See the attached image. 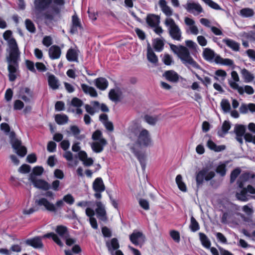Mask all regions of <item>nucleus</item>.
I'll use <instances>...</instances> for the list:
<instances>
[{
	"mask_svg": "<svg viewBox=\"0 0 255 255\" xmlns=\"http://www.w3.org/2000/svg\"><path fill=\"white\" fill-rule=\"evenodd\" d=\"M145 236L143 234L138 231H133V232L129 236V240L130 242L135 246H141L145 242Z\"/></svg>",
	"mask_w": 255,
	"mask_h": 255,
	"instance_id": "nucleus-10",
	"label": "nucleus"
},
{
	"mask_svg": "<svg viewBox=\"0 0 255 255\" xmlns=\"http://www.w3.org/2000/svg\"><path fill=\"white\" fill-rule=\"evenodd\" d=\"M63 199L65 202L69 205H72L75 201L74 197L70 194L65 195L63 198Z\"/></svg>",
	"mask_w": 255,
	"mask_h": 255,
	"instance_id": "nucleus-57",
	"label": "nucleus"
},
{
	"mask_svg": "<svg viewBox=\"0 0 255 255\" xmlns=\"http://www.w3.org/2000/svg\"><path fill=\"white\" fill-rule=\"evenodd\" d=\"M237 199L242 201H247L249 199V196L247 194L246 188H243L240 192L236 193Z\"/></svg>",
	"mask_w": 255,
	"mask_h": 255,
	"instance_id": "nucleus-40",
	"label": "nucleus"
},
{
	"mask_svg": "<svg viewBox=\"0 0 255 255\" xmlns=\"http://www.w3.org/2000/svg\"><path fill=\"white\" fill-rule=\"evenodd\" d=\"M93 188L95 192H103L105 187L101 178H96L93 183Z\"/></svg>",
	"mask_w": 255,
	"mask_h": 255,
	"instance_id": "nucleus-24",
	"label": "nucleus"
},
{
	"mask_svg": "<svg viewBox=\"0 0 255 255\" xmlns=\"http://www.w3.org/2000/svg\"><path fill=\"white\" fill-rule=\"evenodd\" d=\"M139 204L140 206L144 210H147L149 209V205L148 202L143 199H140L139 200Z\"/></svg>",
	"mask_w": 255,
	"mask_h": 255,
	"instance_id": "nucleus-59",
	"label": "nucleus"
},
{
	"mask_svg": "<svg viewBox=\"0 0 255 255\" xmlns=\"http://www.w3.org/2000/svg\"><path fill=\"white\" fill-rule=\"evenodd\" d=\"M231 128L230 123L228 121H225L222 127V131H219L218 134L219 136L223 137Z\"/></svg>",
	"mask_w": 255,
	"mask_h": 255,
	"instance_id": "nucleus-44",
	"label": "nucleus"
},
{
	"mask_svg": "<svg viewBox=\"0 0 255 255\" xmlns=\"http://www.w3.org/2000/svg\"><path fill=\"white\" fill-rule=\"evenodd\" d=\"M192 72L195 75L197 78L199 80L201 81L203 83V84H204L207 87L209 85L211 84V80L210 78H209V77L204 76L203 78H202L201 77H200L197 74L195 73L193 71Z\"/></svg>",
	"mask_w": 255,
	"mask_h": 255,
	"instance_id": "nucleus-50",
	"label": "nucleus"
},
{
	"mask_svg": "<svg viewBox=\"0 0 255 255\" xmlns=\"http://www.w3.org/2000/svg\"><path fill=\"white\" fill-rule=\"evenodd\" d=\"M147 58L148 60L153 64L158 62V58L150 46L147 47Z\"/></svg>",
	"mask_w": 255,
	"mask_h": 255,
	"instance_id": "nucleus-37",
	"label": "nucleus"
},
{
	"mask_svg": "<svg viewBox=\"0 0 255 255\" xmlns=\"http://www.w3.org/2000/svg\"><path fill=\"white\" fill-rule=\"evenodd\" d=\"M30 170V166L27 164H23L18 169V171L21 173H27Z\"/></svg>",
	"mask_w": 255,
	"mask_h": 255,
	"instance_id": "nucleus-58",
	"label": "nucleus"
},
{
	"mask_svg": "<svg viewBox=\"0 0 255 255\" xmlns=\"http://www.w3.org/2000/svg\"><path fill=\"white\" fill-rule=\"evenodd\" d=\"M226 165L225 164L222 163L219 164L216 168V171L217 173L220 174L222 176H225L226 173Z\"/></svg>",
	"mask_w": 255,
	"mask_h": 255,
	"instance_id": "nucleus-52",
	"label": "nucleus"
},
{
	"mask_svg": "<svg viewBox=\"0 0 255 255\" xmlns=\"http://www.w3.org/2000/svg\"><path fill=\"white\" fill-rule=\"evenodd\" d=\"M199 239L203 247L209 249L211 246V242L207 236L204 233H199Z\"/></svg>",
	"mask_w": 255,
	"mask_h": 255,
	"instance_id": "nucleus-38",
	"label": "nucleus"
},
{
	"mask_svg": "<svg viewBox=\"0 0 255 255\" xmlns=\"http://www.w3.org/2000/svg\"><path fill=\"white\" fill-rule=\"evenodd\" d=\"M48 82L49 87L53 90H56L59 88L60 85L59 81L54 75H49Z\"/></svg>",
	"mask_w": 255,
	"mask_h": 255,
	"instance_id": "nucleus-32",
	"label": "nucleus"
},
{
	"mask_svg": "<svg viewBox=\"0 0 255 255\" xmlns=\"http://www.w3.org/2000/svg\"><path fill=\"white\" fill-rule=\"evenodd\" d=\"M109 98L113 101H117L119 100L120 95L118 91L111 90L109 94Z\"/></svg>",
	"mask_w": 255,
	"mask_h": 255,
	"instance_id": "nucleus-51",
	"label": "nucleus"
},
{
	"mask_svg": "<svg viewBox=\"0 0 255 255\" xmlns=\"http://www.w3.org/2000/svg\"><path fill=\"white\" fill-rule=\"evenodd\" d=\"M254 177H255V175L254 174H250L249 173H244L242 174L238 181L239 187L242 188L244 186L243 182L248 181L250 178H253Z\"/></svg>",
	"mask_w": 255,
	"mask_h": 255,
	"instance_id": "nucleus-35",
	"label": "nucleus"
},
{
	"mask_svg": "<svg viewBox=\"0 0 255 255\" xmlns=\"http://www.w3.org/2000/svg\"><path fill=\"white\" fill-rule=\"evenodd\" d=\"M189 228L191 231L193 232H195L198 231L200 229L199 223L193 216H192L191 218Z\"/></svg>",
	"mask_w": 255,
	"mask_h": 255,
	"instance_id": "nucleus-47",
	"label": "nucleus"
},
{
	"mask_svg": "<svg viewBox=\"0 0 255 255\" xmlns=\"http://www.w3.org/2000/svg\"><path fill=\"white\" fill-rule=\"evenodd\" d=\"M55 120L58 125H64L67 123L68 118L64 114H57L55 115Z\"/></svg>",
	"mask_w": 255,
	"mask_h": 255,
	"instance_id": "nucleus-43",
	"label": "nucleus"
},
{
	"mask_svg": "<svg viewBox=\"0 0 255 255\" xmlns=\"http://www.w3.org/2000/svg\"><path fill=\"white\" fill-rule=\"evenodd\" d=\"M163 76L167 80L172 82H177L179 80L178 74L176 72L172 70L166 71L164 73Z\"/></svg>",
	"mask_w": 255,
	"mask_h": 255,
	"instance_id": "nucleus-25",
	"label": "nucleus"
},
{
	"mask_svg": "<svg viewBox=\"0 0 255 255\" xmlns=\"http://www.w3.org/2000/svg\"><path fill=\"white\" fill-rule=\"evenodd\" d=\"M126 134L130 141L127 146L130 151L139 160L142 169L146 167V156L140 152L142 147H148L152 145V140L149 131L142 128L138 120L131 121L128 128Z\"/></svg>",
	"mask_w": 255,
	"mask_h": 255,
	"instance_id": "nucleus-1",
	"label": "nucleus"
},
{
	"mask_svg": "<svg viewBox=\"0 0 255 255\" xmlns=\"http://www.w3.org/2000/svg\"><path fill=\"white\" fill-rule=\"evenodd\" d=\"M35 203L40 207H43L46 210L55 212L56 208L54 204L49 202L45 198H41L35 201Z\"/></svg>",
	"mask_w": 255,
	"mask_h": 255,
	"instance_id": "nucleus-15",
	"label": "nucleus"
},
{
	"mask_svg": "<svg viewBox=\"0 0 255 255\" xmlns=\"http://www.w3.org/2000/svg\"><path fill=\"white\" fill-rule=\"evenodd\" d=\"M48 54L51 59H57L60 57L61 50L59 46L53 45L49 49Z\"/></svg>",
	"mask_w": 255,
	"mask_h": 255,
	"instance_id": "nucleus-19",
	"label": "nucleus"
},
{
	"mask_svg": "<svg viewBox=\"0 0 255 255\" xmlns=\"http://www.w3.org/2000/svg\"><path fill=\"white\" fill-rule=\"evenodd\" d=\"M86 215L89 217V222L91 227L94 229L98 228V224L96 219L94 217L95 215V211L91 208L87 207L85 211Z\"/></svg>",
	"mask_w": 255,
	"mask_h": 255,
	"instance_id": "nucleus-20",
	"label": "nucleus"
},
{
	"mask_svg": "<svg viewBox=\"0 0 255 255\" xmlns=\"http://www.w3.org/2000/svg\"><path fill=\"white\" fill-rule=\"evenodd\" d=\"M10 138V143L15 152L20 157H24L26 153L27 150L25 146L21 145V141L15 137V133L13 132L9 133Z\"/></svg>",
	"mask_w": 255,
	"mask_h": 255,
	"instance_id": "nucleus-7",
	"label": "nucleus"
},
{
	"mask_svg": "<svg viewBox=\"0 0 255 255\" xmlns=\"http://www.w3.org/2000/svg\"><path fill=\"white\" fill-rule=\"evenodd\" d=\"M55 231L62 238L64 239L68 236L67 229L64 226H57Z\"/></svg>",
	"mask_w": 255,
	"mask_h": 255,
	"instance_id": "nucleus-42",
	"label": "nucleus"
},
{
	"mask_svg": "<svg viewBox=\"0 0 255 255\" xmlns=\"http://www.w3.org/2000/svg\"><path fill=\"white\" fill-rule=\"evenodd\" d=\"M184 22L185 24L188 26L186 28L187 32H190L191 34L195 35H197L199 33V29L195 25V21L188 17L184 18Z\"/></svg>",
	"mask_w": 255,
	"mask_h": 255,
	"instance_id": "nucleus-13",
	"label": "nucleus"
},
{
	"mask_svg": "<svg viewBox=\"0 0 255 255\" xmlns=\"http://www.w3.org/2000/svg\"><path fill=\"white\" fill-rule=\"evenodd\" d=\"M146 22L151 27L156 26L160 22L159 17L154 14L148 15L146 17Z\"/></svg>",
	"mask_w": 255,
	"mask_h": 255,
	"instance_id": "nucleus-26",
	"label": "nucleus"
},
{
	"mask_svg": "<svg viewBox=\"0 0 255 255\" xmlns=\"http://www.w3.org/2000/svg\"><path fill=\"white\" fill-rule=\"evenodd\" d=\"M241 173V169L239 168L234 169L231 174V182H234L236 179L237 177Z\"/></svg>",
	"mask_w": 255,
	"mask_h": 255,
	"instance_id": "nucleus-56",
	"label": "nucleus"
},
{
	"mask_svg": "<svg viewBox=\"0 0 255 255\" xmlns=\"http://www.w3.org/2000/svg\"><path fill=\"white\" fill-rule=\"evenodd\" d=\"M79 51L76 49H69L66 54V58L69 61H77Z\"/></svg>",
	"mask_w": 255,
	"mask_h": 255,
	"instance_id": "nucleus-27",
	"label": "nucleus"
},
{
	"mask_svg": "<svg viewBox=\"0 0 255 255\" xmlns=\"http://www.w3.org/2000/svg\"><path fill=\"white\" fill-rule=\"evenodd\" d=\"M63 157L69 161L68 165L70 167L75 166L78 164V161L77 160H75L73 161V154L70 151H66L63 155Z\"/></svg>",
	"mask_w": 255,
	"mask_h": 255,
	"instance_id": "nucleus-28",
	"label": "nucleus"
},
{
	"mask_svg": "<svg viewBox=\"0 0 255 255\" xmlns=\"http://www.w3.org/2000/svg\"><path fill=\"white\" fill-rule=\"evenodd\" d=\"M231 77H232L233 81H232V80L229 81V84L230 86V83L235 82L236 83H237V82L240 81V78L239 77L238 74L235 71H233L231 72Z\"/></svg>",
	"mask_w": 255,
	"mask_h": 255,
	"instance_id": "nucleus-60",
	"label": "nucleus"
},
{
	"mask_svg": "<svg viewBox=\"0 0 255 255\" xmlns=\"http://www.w3.org/2000/svg\"><path fill=\"white\" fill-rule=\"evenodd\" d=\"M230 87L234 90H237L240 95H243L244 93L248 95H252L254 93L253 88L249 85H245L244 87L240 86L235 82L230 83Z\"/></svg>",
	"mask_w": 255,
	"mask_h": 255,
	"instance_id": "nucleus-9",
	"label": "nucleus"
},
{
	"mask_svg": "<svg viewBox=\"0 0 255 255\" xmlns=\"http://www.w3.org/2000/svg\"><path fill=\"white\" fill-rule=\"evenodd\" d=\"M26 29L30 32L33 33L35 31V27L33 22L29 19H27L25 21Z\"/></svg>",
	"mask_w": 255,
	"mask_h": 255,
	"instance_id": "nucleus-53",
	"label": "nucleus"
},
{
	"mask_svg": "<svg viewBox=\"0 0 255 255\" xmlns=\"http://www.w3.org/2000/svg\"><path fill=\"white\" fill-rule=\"evenodd\" d=\"M29 180L33 183L34 187L37 188L47 190L50 188V185L45 181L42 179H37L33 174H30Z\"/></svg>",
	"mask_w": 255,
	"mask_h": 255,
	"instance_id": "nucleus-11",
	"label": "nucleus"
},
{
	"mask_svg": "<svg viewBox=\"0 0 255 255\" xmlns=\"http://www.w3.org/2000/svg\"><path fill=\"white\" fill-rule=\"evenodd\" d=\"M170 235L172 239L176 243H179L180 240L179 233L175 230H172L170 232Z\"/></svg>",
	"mask_w": 255,
	"mask_h": 255,
	"instance_id": "nucleus-55",
	"label": "nucleus"
},
{
	"mask_svg": "<svg viewBox=\"0 0 255 255\" xmlns=\"http://www.w3.org/2000/svg\"><path fill=\"white\" fill-rule=\"evenodd\" d=\"M246 126L242 125H236L234 128V132L236 134V139L240 143H243V136L246 134Z\"/></svg>",
	"mask_w": 255,
	"mask_h": 255,
	"instance_id": "nucleus-14",
	"label": "nucleus"
},
{
	"mask_svg": "<svg viewBox=\"0 0 255 255\" xmlns=\"http://www.w3.org/2000/svg\"><path fill=\"white\" fill-rule=\"evenodd\" d=\"M185 7L188 12L195 15H198L203 11L201 5L194 2H187Z\"/></svg>",
	"mask_w": 255,
	"mask_h": 255,
	"instance_id": "nucleus-16",
	"label": "nucleus"
},
{
	"mask_svg": "<svg viewBox=\"0 0 255 255\" xmlns=\"http://www.w3.org/2000/svg\"><path fill=\"white\" fill-rule=\"evenodd\" d=\"M78 156L84 165L90 166L93 164L94 161L91 157H88L87 154L84 151H80L78 153Z\"/></svg>",
	"mask_w": 255,
	"mask_h": 255,
	"instance_id": "nucleus-21",
	"label": "nucleus"
},
{
	"mask_svg": "<svg viewBox=\"0 0 255 255\" xmlns=\"http://www.w3.org/2000/svg\"><path fill=\"white\" fill-rule=\"evenodd\" d=\"M197 40L198 43L202 46H205L207 44V41L203 36H198Z\"/></svg>",
	"mask_w": 255,
	"mask_h": 255,
	"instance_id": "nucleus-64",
	"label": "nucleus"
},
{
	"mask_svg": "<svg viewBox=\"0 0 255 255\" xmlns=\"http://www.w3.org/2000/svg\"><path fill=\"white\" fill-rule=\"evenodd\" d=\"M12 32L10 30H6L3 34V38L8 41L9 47V55L6 57L8 63V71L9 79L10 81H13L16 79L15 73L18 69V61L19 59L20 52L15 40L10 38Z\"/></svg>",
	"mask_w": 255,
	"mask_h": 255,
	"instance_id": "nucleus-2",
	"label": "nucleus"
},
{
	"mask_svg": "<svg viewBox=\"0 0 255 255\" xmlns=\"http://www.w3.org/2000/svg\"><path fill=\"white\" fill-rule=\"evenodd\" d=\"M221 107L224 113H229L231 111V105L227 99H223L221 101Z\"/></svg>",
	"mask_w": 255,
	"mask_h": 255,
	"instance_id": "nucleus-46",
	"label": "nucleus"
},
{
	"mask_svg": "<svg viewBox=\"0 0 255 255\" xmlns=\"http://www.w3.org/2000/svg\"><path fill=\"white\" fill-rule=\"evenodd\" d=\"M207 145L209 148L216 152H220L223 151L226 148L225 145H217L212 140L210 139L207 141Z\"/></svg>",
	"mask_w": 255,
	"mask_h": 255,
	"instance_id": "nucleus-33",
	"label": "nucleus"
},
{
	"mask_svg": "<svg viewBox=\"0 0 255 255\" xmlns=\"http://www.w3.org/2000/svg\"><path fill=\"white\" fill-rule=\"evenodd\" d=\"M92 139L95 141H101L102 139H105L103 137L102 132L99 130H96L92 135Z\"/></svg>",
	"mask_w": 255,
	"mask_h": 255,
	"instance_id": "nucleus-54",
	"label": "nucleus"
},
{
	"mask_svg": "<svg viewBox=\"0 0 255 255\" xmlns=\"http://www.w3.org/2000/svg\"><path fill=\"white\" fill-rule=\"evenodd\" d=\"M215 61L218 64H220L226 66H233L234 65V61L228 58L224 59L219 55H216L215 59Z\"/></svg>",
	"mask_w": 255,
	"mask_h": 255,
	"instance_id": "nucleus-34",
	"label": "nucleus"
},
{
	"mask_svg": "<svg viewBox=\"0 0 255 255\" xmlns=\"http://www.w3.org/2000/svg\"><path fill=\"white\" fill-rule=\"evenodd\" d=\"M107 142L105 139H102L101 141H95L91 144L93 151L96 153L101 152L104 147L107 144Z\"/></svg>",
	"mask_w": 255,
	"mask_h": 255,
	"instance_id": "nucleus-18",
	"label": "nucleus"
},
{
	"mask_svg": "<svg viewBox=\"0 0 255 255\" xmlns=\"http://www.w3.org/2000/svg\"><path fill=\"white\" fill-rule=\"evenodd\" d=\"M51 1L52 0H35L34 1V16L36 18H40L41 11L46 9Z\"/></svg>",
	"mask_w": 255,
	"mask_h": 255,
	"instance_id": "nucleus-8",
	"label": "nucleus"
},
{
	"mask_svg": "<svg viewBox=\"0 0 255 255\" xmlns=\"http://www.w3.org/2000/svg\"><path fill=\"white\" fill-rule=\"evenodd\" d=\"M164 43L162 40L156 39H155L153 42V47L155 50L158 52L161 51L163 49Z\"/></svg>",
	"mask_w": 255,
	"mask_h": 255,
	"instance_id": "nucleus-49",
	"label": "nucleus"
},
{
	"mask_svg": "<svg viewBox=\"0 0 255 255\" xmlns=\"http://www.w3.org/2000/svg\"><path fill=\"white\" fill-rule=\"evenodd\" d=\"M254 14V10L250 8H244L240 11V15L244 17H250L253 16Z\"/></svg>",
	"mask_w": 255,
	"mask_h": 255,
	"instance_id": "nucleus-45",
	"label": "nucleus"
},
{
	"mask_svg": "<svg viewBox=\"0 0 255 255\" xmlns=\"http://www.w3.org/2000/svg\"><path fill=\"white\" fill-rule=\"evenodd\" d=\"M175 181L178 188L181 191L184 192L187 191V187L185 183L183 181V178L181 175L178 174L177 175L175 178Z\"/></svg>",
	"mask_w": 255,
	"mask_h": 255,
	"instance_id": "nucleus-36",
	"label": "nucleus"
},
{
	"mask_svg": "<svg viewBox=\"0 0 255 255\" xmlns=\"http://www.w3.org/2000/svg\"><path fill=\"white\" fill-rule=\"evenodd\" d=\"M96 204L97 206L96 212L98 218L102 221L106 220V212L105 206L100 201L97 202Z\"/></svg>",
	"mask_w": 255,
	"mask_h": 255,
	"instance_id": "nucleus-17",
	"label": "nucleus"
},
{
	"mask_svg": "<svg viewBox=\"0 0 255 255\" xmlns=\"http://www.w3.org/2000/svg\"><path fill=\"white\" fill-rule=\"evenodd\" d=\"M164 24L167 28L170 37L174 40L180 41L182 38V32L174 20L170 17H167L165 19Z\"/></svg>",
	"mask_w": 255,
	"mask_h": 255,
	"instance_id": "nucleus-5",
	"label": "nucleus"
},
{
	"mask_svg": "<svg viewBox=\"0 0 255 255\" xmlns=\"http://www.w3.org/2000/svg\"><path fill=\"white\" fill-rule=\"evenodd\" d=\"M222 41L232 50L234 51H239L240 44L238 42L229 38H225L223 39Z\"/></svg>",
	"mask_w": 255,
	"mask_h": 255,
	"instance_id": "nucleus-22",
	"label": "nucleus"
},
{
	"mask_svg": "<svg viewBox=\"0 0 255 255\" xmlns=\"http://www.w3.org/2000/svg\"><path fill=\"white\" fill-rule=\"evenodd\" d=\"M106 246L109 252L112 255H124L123 253L120 250L116 251L114 254V251L119 248V244L117 239L113 238L110 242H107Z\"/></svg>",
	"mask_w": 255,
	"mask_h": 255,
	"instance_id": "nucleus-12",
	"label": "nucleus"
},
{
	"mask_svg": "<svg viewBox=\"0 0 255 255\" xmlns=\"http://www.w3.org/2000/svg\"><path fill=\"white\" fill-rule=\"evenodd\" d=\"M42 43L44 45L46 46V47H49L52 43L51 37L49 36H45L43 38Z\"/></svg>",
	"mask_w": 255,
	"mask_h": 255,
	"instance_id": "nucleus-63",
	"label": "nucleus"
},
{
	"mask_svg": "<svg viewBox=\"0 0 255 255\" xmlns=\"http://www.w3.org/2000/svg\"><path fill=\"white\" fill-rule=\"evenodd\" d=\"M45 238H52L53 240L59 246H62L63 244L60 240L58 236L53 233H49L45 234L42 237H36L32 239L27 240L26 243L27 245L30 246L34 248H41L43 247L42 243V239Z\"/></svg>",
	"mask_w": 255,
	"mask_h": 255,
	"instance_id": "nucleus-4",
	"label": "nucleus"
},
{
	"mask_svg": "<svg viewBox=\"0 0 255 255\" xmlns=\"http://www.w3.org/2000/svg\"><path fill=\"white\" fill-rule=\"evenodd\" d=\"M43 172V168L42 167L36 166L33 169L32 173L30 174H33L34 176L40 175Z\"/></svg>",
	"mask_w": 255,
	"mask_h": 255,
	"instance_id": "nucleus-62",
	"label": "nucleus"
},
{
	"mask_svg": "<svg viewBox=\"0 0 255 255\" xmlns=\"http://www.w3.org/2000/svg\"><path fill=\"white\" fill-rule=\"evenodd\" d=\"M144 121L148 124L153 126L160 120L158 116L145 115L143 118Z\"/></svg>",
	"mask_w": 255,
	"mask_h": 255,
	"instance_id": "nucleus-39",
	"label": "nucleus"
},
{
	"mask_svg": "<svg viewBox=\"0 0 255 255\" xmlns=\"http://www.w3.org/2000/svg\"><path fill=\"white\" fill-rule=\"evenodd\" d=\"M170 48L180 58L182 63L188 68L193 67L195 69H200V66L194 60L190 54L188 49L183 46H176L171 44Z\"/></svg>",
	"mask_w": 255,
	"mask_h": 255,
	"instance_id": "nucleus-3",
	"label": "nucleus"
},
{
	"mask_svg": "<svg viewBox=\"0 0 255 255\" xmlns=\"http://www.w3.org/2000/svg\"><path fill=\"white\" fill-rule=\"evenodd\" d=\"M72 24L73 26L71 28V31L72 33H74L77 30V27L80 26L79 19L76 15H73L72 17Z\"/></svg>",
	"mask_w": 255,
	"mask_h": 255,
	"instance_id": "nucleus-48",
	"label": "nucleus"
},
{
	"mask_svg": "<svg viewBox=\"0 0 255 255\" xmlns=\"http://www.w3.org/2000/svg\"><path fill=\"white\" fill-rule=\"evenodd\" d=\"M159 5L162 12L168 17L173 14V10L167 4L165 0H159Z\"/></svg>",
	"mask_w": 255,
	"mask_h": 255,
	"instance_id": "nucleus-23",
	"label": "nucleus"
},
{
	"mask_svg": "<svg viewBox=\"0 0 255 255\" xmlns=\"http://www.w3.org/2000/svg\"><path fill=\"white\" fill-rule=\"evenodd\" d=\"M95 85L98 89L105 90L108 87L109 83L105 78L101 77L96 79Z\"/></svg>",
	"mask_w": 255,
	"mask_h": 255,
	"instance_id": "nucleus-30",
	"label": "nucleus"
},
{
	"mask_svg": "<svg viewBox=\"0 0 255 255\" xmlns=\"http://www.w3.org/2000/svg\"><path fill=\"white\" fill-rule=\"evenodd\" d=\"M241 74L245 83H250L254 79L255 77L254 75L245 68L241 70Z\"/></svg>",
	"mask_w": 255,
	"mask_h": 255,
	"instance_id": "nucleus-31",
	"label": "nucleus"
},
{
	"mask_svg": "<svg viewBox=\"0 0 255 255\" xmlns=\"http://www.w3.org/2000/svg\"><path fill=\"white\" fill-rule=\"evenodd\" d=\"M203 56L207 61H211L216 56L214 52L209 48H205L203 51Z\"/></svg>",
	"mask_w": 255,
	"mask_h": 255,
	"instance_id": "nucleus-41",
	"label": "nucleus"
},
{
	"mask_svg": "<svg viewBox=\"0 0 255 255\" xmlns=\"http://www.w3.org/2000/svg\"><path fill=\"white\" fill-rule=\"evenodd\" d=\"M215 176L214 171L211 170L208 167L203 168L201 170L197 172L196 175V181L198 187L202 185L204 180L210 181Z\"/></svg>",
	"mask_w": 255,
	"mask_h": 255,
	"instance_id": "nucleus-6",
	"label": "nucleus"
},
{
	"mask_svg": "<svg viewBox=\"0 0 255 255\" xmlns=\"http://www.w3.org/2000/svg\"><path fill=\"white\" fill-rule=\"evenodd\" d=\"M81 88L84 92L87 94H89L92 97H97L98 94L95 88L90 87L85 84L81 85Z\"/></svg>",
	"mask_w": 255,
	"mask_h": 255,
	"instance_id": "nucleus-29",
	"label": "nucleus"
},
{
	"mask_svg": "<svg viewBox=\"0 0 255 255\" xmlns=\"http://www.w3.org/2000/svg\"><path fill=\"white\" fill-rule=\"evenodd\" d=\"M245 139L246 141L253 142L255 144V135H253L250 133H246L245 135Z\"/></svg>",
	"mask_w": 255,
	"mask_h": 255,
	"instance_id": "nucleus-61",
	"label": "nucleus"
}]
</instances>
